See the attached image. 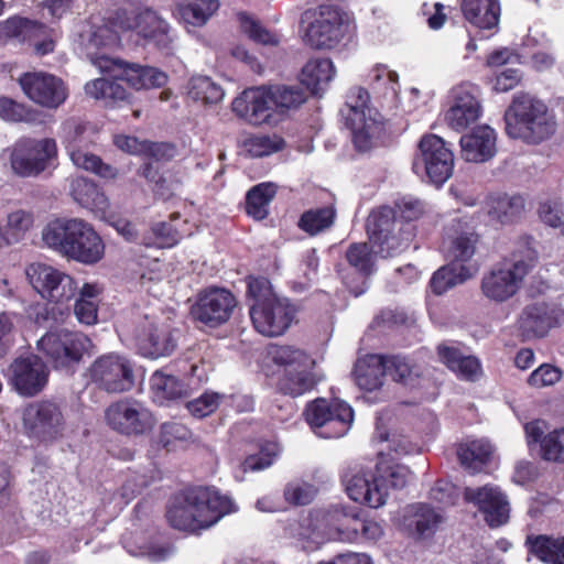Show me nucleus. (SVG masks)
<instances>
[{
    "mask_svg": "<svg viewBox=\"0 0 564 564\" xmlns=\"http://www.w3.org/2000/svg\"><path fill=\"white\" fill-rule=\"evenodd\" d=\"M542 457L552 462H564V429L555 430L541 440Z\"/></svg>",
    "mask_w": 564,
    "mask_h": 564,
    "instance_id": "obj_61",
    "label": "nucleus"
},
{
    "mask_svg": "<svg viewBox=\"0 0 564 564\" xmlns=\"http://www.w3.org/2000/svg\"><path fill=\"white\" fill-rule=\"evenodd\" d=\"M519 55L508 48L496 51V91H508L513 89L522 79V73L518 67Z\"/></svg>",
    "mask_w": 564,
    "mask_h": 564,
    "instance_id": "obj_37",
    "label": "nucleus"
},
{
    "mask_svg": "<svg viewBox=\"0 0 564 564\" xmlns=\"http://www.w3.org/2000/svg\"><path fill=\"white\" fill-rule=\"evenodd\" d=\"M529 551L545 564H564V535H536L527 539Z\"/></svg>",
    "mask_w": 564,
    "mask_h": 564,
    "instance_id": "obj_38",
    "label": "nucleus"
},
{
    "mask_svg": "<svg viewBox=\"0 0 564 564\" xmlns=\"http://www.w3.org/2000/svg\"><path fill=\"white\" fill-rule=\"evenodd\" d=\"M248 293L254 303L250 307V317L258 333L267 337L283 335L295 317V307L279 297L267 279H252L248 283Z\"/></svg>",
    "mask_w": 564,
    "mask_h": 564,
    "instance_id": "obj_5",
    "label": "nucleus"
},
{
    "mask_svg": "<svg viewBox=\"0 0 564 564\" xmlns=\"http://www.w3.org/2000/svg\"><path fill=\"white\" fill-rule=\"evenodd\" d=\"M47 247L83 264H95L105 254V243L94 227L79 218L56 219L42 232Z\"/></svg>",
    "mask_w": 564,
    "mask_h": 564,
    "instance_id": "obj_3",
    "label": "nucleus"
},
{
    "mask_svg": "<svg viewBox=\"0 0 564 564\" xmlns=\"http://www.w3.org/2000/svg\"><path fill=\"white\" fill-rule=\"evenodd\" d=\"M91 64L113 78H96L85 85L86 95L102 100L107 107H113L128 97L127 90L118 80L127 82L134 89L159 88L167 82V75L158 68L110 56H91Z\"/></svg>",
    "mask_w": 564,
    "mask_h": 564,
    "instance_id": "obj_1",
    "label": "nucleus"
},
{
    "mask_svg": "<svg viewBox=\"0 0 564 564\" xmlns=\"http://www.w3.org/2000/svg\"><path fill=\"white\" fill-rule=\"evenodd\" d=\"M273 361L284 367V375L279 380V389L292 397L301 395L314 386L311 369L314 360L303 350L292 346L278 347Z\"/></svg>",
    "mask_w": 564,
    "mask_h": 564,
    "instance_id": "obj_13",
    "label": "nucleus"
},
{
    "mask_svg": "<svg viewBox=\"0 0 564 564\" xmlns=\"http://www.w3.org/2000/svg\"><path fill=\"white\" fill-rule=\"evenodd\" d=\"M18 82L31 101L47 109L58 108L68 97V88L63 79L46 72L24 73Z\"/></svg>",
    "mask_w": 564,
    "mask_h": 564,
    "instance_id": "obj_19",
    "label": "nucleus"
},
{
    "mask_svg": "<svg viewBox=\"0 0 564 564\" xmlns=\"http://www.w3.org/2000/svg\"><path fill=\"white\" fill-rule=\"evenodd\" d=\"M346 259L364 275H369L375 271L376 256L367 242L351 243L346 250Z\"/></svg>",
    "mask_w": 564,
    "mask_h": 564,
    "instance_id": "obj_52",
    "label": "nucleus"
},
{
    "mask_svg": "<svg viewBox=\"0 0 564 564\" xmlns=\"http://www.w3.org/2000/svg\"><path fill=\"white\" fill-rule=\"evenodd\" d=\"M123 332L134 340L141 355L152 359L170 356L177 345L171 323L160 316L137 314Z\"/></svg>",
    "mask_w": 564,
    "mask_h": 564,
    "instance_id": "obj_7",
    "label": "nucleus"
},
{
    "mask_svg": "<svg viewBox=\"0 0 564 564\" xmlns=\"http://www.w3.org/2000/svg\"><path fill=\"white\" fill-rule=\"evenodd\" d=\"M37 346L55 368L69 370L89 350L91 340L82 333L58 329L42 336Z\"/></svg>",
    "mask_w": 564,
    "mask_h": 564,
    "instance_id": "obj_14",
    "label": "nucleus"
},
{
    "mask_svg": "<svg viewBox=\"0 0 564 564\" xmlns=\"http://www.w3.org/2000/svg\"><path fill=\"white\" fill-rule=\"evenodd\" d=\"M524 212V199L520 195H505L496 200V218L502 224L518 221Z\"/></svg>",
    "mask_w": 564,
    "mask_h": 564,
    "instance_id": "obj_55",
    "label": "nucleus"
},
{
    "mask_svg": "<svg viewBox=\"0 0 564 564\" xmlns=\"http://www.w3.org/2000/svg\"><path fill=\"white\" fill-rule=\"evenodd\" d=\"M153 398L159 403L181 399L187 395V386L178 378L155 371L150 379Z\"/></svg>",
    "mask_w": 564,
    "mask_h": 564,
    "instance_id": "obj_40",
    "label": "nucleus"
},
{
    "mask_svg": "<svg viewBox=\"0 0 564 564\" xmlns=\"http://www.w3.org/2000/svg\"><path fill=\"white\" fill-rule=\"evenodd\" d=\"M189 437V431L181 423H164L160 430L159 442L165 448L170 449L176 441H186Z\"/></svg>",
    "mask_w": 564,
    "mask_h": 564,
    "instance_id": "obj_64",
    "label": "nucleus"
},
{
    "mask_svg": "<svg viewBox=\"0 0 564 564\" xmlns=\"http://www.w3.org/2000/svg\"><path fill=\"white\" fill-rule=\"evenodd\" d=\"M453 169L454 154L445 141L435 134L422 137L413 171L416 174L425 173L431 183L442 185L451 177Z\"/></svg>",
    "mask_w": 564,
    "mask_h": 564,
    "instance_id": "obj_15",
    "label": "nucleus"
},
{
    "mask_svg": "<svg viewBox=\"0 0 564 564\" xmlns=\"http://www.w3.org/2000/svg\"><path fill=\"white\" fill-rule=\"evenodd\" d=\"M506 132L528 144H540L557 130L556 115L547 105L525 93L516 94L505 112Z\"/></svg>",
    "mask_w": 564,
    "mask_h": 564,
    "instance_id": "obj_4",
    "label": "nucleus"
},
{
    "mask_svg": "<svg viewBox=\"0 0 564 564\" xmlns=\"http://www.w3.org/2000/svg\"><path fill=\"white\" fill-rule=\"evenodd\" d=\"M376 468L380 481H382L383 485L389 482L390 486L395 489L403 488L406 485L411 474L406 466L400 464H391L390 462L383 459L376 464Z\"/></svg>",
    "mask_w": 564,
    "mask_h": 564,
    "instance_id": "obj_56",
    "label": "nucleus"
},
{
    "mask_svg": "<svg viewBox=\"0 0 564 564\" xmlns=\"http://www.w3.org/2000/svg\"><path fill=\"white\" fill-rule=\"evenodd\" d=\"M22 424L28 436L40 442L57 440L66 427L61 405L48 400L28 404L22 412Z\"/></svg>",
    "mask_w": 564,
    "mask_h": 564,
    "instance_id": "obj_16",
    "label": "nucleus"
},
{
    "mask_svg": "<svg viewBox=\"0 0 564 564\" xmlns=\"http://www.w3.org/2000/svg\"><path fill=\"white\" fill-rule=\"evenodd\" d=\"M124 18V11H117L113 17L101 20L100 24H93L90 30L82 35L86 54L91 62V56H107L95 50H112L120 44V20Z\"/></svg>",
    "mask_w": 564,
    "mask_h": 564,
    "instance_id": "obj_28",
    "label": "nucleus"
},
{
    "mask_svg": "<svg viewBox=\"0 0 564 564\" xmlns=\"http://www.w3.org/2000/svg\"><path fill=\"white\" fill-rule=\"evenodd\" d=\"M273 108L276 111L295 109L306 101L307 95L301 86H273Z\"/></svg>",
    "mask_w": 564,
    "mask_h": 564,
    "instance_id": "obj_50",
    "label": "nucleus"
},
{
    "mask_svg": "<svg viewBox=\"0 0 564 564\" xmlns=\"http://www.w3.org/2000/svg\"><path fill=\"white\" fill-rule=\"evenodd\" d=\"M43 29V25L30 20L22 18H11L4 22L2 26V33L7 37L25 41L26 39H30L32 34L36 33L37 31H42Z\"/></svg>",
    "mask_w": 564,
    "mask_h": 564,
    "instance_id": "obj_60",
    "label": "nucleus"
},
{
    "mask_svg": "<svg viewBox=\"0 0 564 564\" xmlns=\"http://www.w3.org/2000/svg\"><path fill=\"white\" fill-rule=\"evenodd\" d=\"M285 148V141L276 135H251L243 141V149L253 158L271 155Z\"/></svg>",
    "mask_w": 564,
    "mask_h": 564,
    "instance_id": "obj_51",
    "label": "nucleus"
},
{
    "mask_svg": "<svg viewBox=\"0 0 564 564\" xmlns=\"http://www.w3.org/2000/svg\"><path fill=\"white\" fill-rule=\"evenodd\" d=\"M561 317L562 312L556 306L536 302L525 306L519 318V328L528 339L544 337L560 325Z\"/></svg>",
    "mask_w": 564,
    "mask_h": 564,
    "instance_id": "obj_27",
    "label": "nucleus"
},
{
    "mask_svg": "<svg viewBox=\"0 0 564 564\" xmlns=\"http://www.w3.org/2000/svg\"><path fill=\"white\" fill-rule=\"evenodd\" d=\"M10 369L11 382L21 395L33 397L41 392L47 383V367L37 356L17 358Z\"/></svg>",
    "mask_w": 564,
    "mask_h": 564,
    "instance_id": "obj_25",
    "label": "nucleus"
},
{
    "mask_svg": "<svg viewBox=\"0 0 564 564\" xmlns=\"http://www.w3.org/2000/svg\"><path fill=\"white\" fill-rule=\"evenodd\" d=\"M491 444L485 440H474L460 443L457 457L460 465L470 473H478L489 462Z\"/></svg>",
    "mask_w": 564,
    "mask_h": 564,
    "instance_id": "obj_39",
    "label": "nucleus"
},
{
    "mask_svg": "<svg viewBox=\"0 0 564 564\" xmlns=\"http://www.w3.org/2000/svg\"><path fill=\"white\" fill-rule=\"evenodd\" d=\"M279 454V446L275 443H265L261 446L259 453L249 455L238 466L235 477L238 480H243V475L247 471H260L269 468Z\"/></svg>",
    "mask_w": 564,
    "mask_h": 564,
    "instance_id": "obj_46",
    "label": "nucleus"
},
{
    "mask_svg": "<svg viewBox=\"0 0 564 564\" xmlns=\"http://www.w3.org/2000/svg\"><path fill=\"white\" fill-rule=\"evenodd\" d=\"M87 126L78 120L70 119L63 124V137L67 150L70 148H84L88 139L86 137Z\"/></svg>",
    "mask_w": 564,
    "mask_h": 564,
    "instance_id": "obj_62",
    "label": "nucleus"
},
{
    "mask_svg": "<svg viewBox=\"0 0 564 564\" xmlns=\"http://www.w3.org/2000/svg\"><path fill=\"white\" fill-rule=\"evenodd\" d=\"M562 371L552 365L543 364L529 377V384L535 388L553 386L560 381Z\"/></svg>",
    "mask_w": 564,
    "mask_h": 564,
    "instance_id": "obj_63",
    "label": "nucleus"
},
{
    "mask_svg": "<svg viewBox=\"0 0 564 564\" xmlns=\"http://www.w3.org/2000/svg\"><path fill=\"white\" fill-rule=\"evenodd\" d=\"M187 96L194 102L216 105L223 100L225 90L210 77L196 75L187 83Z\"/></svg>",
    "mask_w": 564,
    "mask_h": 564,
    "instance_id": "obj_41",
    "label": "nucleus"
},
{
    "mask_svg": "<svg viewBox=\"0 0 564 564\" xmlns=\"http://www.w3.org/2000/svg\"><path fill=\"white\" fill-rule=\"evenodd\" d=\"M530 268L531 263L523 259L503 262L496 272V302H502L513 296Z\"/></svg>",
    "mask_w": 564,
    "mask_h": 564,
    "instance_id": "obj_30",
    "label": "nucleus"
},
{
    "mask_svg": "<svg viewBox=\"0 0 564 564\" xmlns=\"http://www.w3.org/2000/svg\"><path fill=\"white\" fill-rule=\"evenodd\" d=\"M70 195L82 207L105 215L110 203L104 191L93 181L78 176L70 182Z\"/></svg>",
    "mask_w": 564,
    "mask_h": 564,
    "instance_id": "obj_31",
    "label": "nucleus"
},
{
    "mask_svg": "<svg viewBox=\"0 0 564 564\" xmlns=\"http://www.w3.org/2000/svg\"><path fill=\"white\" fill-rule=\"evenodd\" d=\"M369 94L361 87H352L347 94L345 107L340 110L346 126L351 131L355 148L360 152L370 150L384 132L380 115L367 104Z\"/></svg>",
    "mask_w": 564,
    "mask_h": 564,
    "instance_id": "obj_6",
    "label": "nucleus"
},
{
    "mask_svg": "<svg viewBox=\"0 0 564 564\" xmlns=\"http://www.w3.org/2000/svg\"><path fill=\"white\" fill-rule=\"evenodd\" d=\"M33 223V214L28 210L17 209L9 213L4 225L8 246L10 247L20 242L32 228Z\"/></svg>",
    "mask_w": 564,
    "mask_h": 564,
    "instance_id": "obj_49",
    "label": "nucleus"
},
{
    "mask_svg": "<svg viewBox=\"0 0 564 564\" xmlns=\"http://www.w3.org/2000/svg\"><path fill=\"white\" fill-rule=\"evenodd\" d=\"M107 423L124 435H142L152 430V413L137 401H119L106 410Z\"/></svg>",
    "mask_w": 564,
    "mask_h": 564,
    "instance_id": "obj_23",
    "label": "nucleus"
},
{
    "mask_svg": "<svg viewBox=\"0 0 564 564\" xmlns=\"http://www.w3.org/2000/svg\"><path fill=\"white\" fill-rule=\"evenodd\" d=\"M451 98V106L444 112V121L451 129L462 132L481 117L482 107L475 85L464 83L455 86Z\"/></svg>",
    "mask_w": 564,
    "mask_h": 564,
    "instance_id": "obj_21",
    "label": "nucleus"
},
{
    "mask_svg": "<svg viewBox=\"0 0 564 564\" xmlns=\"http://www.w3.org/2000/svg\"><path fill=\"white\" fill-rule=\"evenodd\" d=\"M88 375L91 382L110 393L128 391L134 384L132 364L115 352L98 357L90 365Z\"/></svg>",
    "mask_w": 564,
    "mask_h": 564,
    "instance_id": "obj_17",
    "label": "nucleus"
},
{
    "mask_svg": "<svg viewBox=\"0 0 564 564\" xmlns=\"http://www.w3.org/2000/svg\"><path fill=\"white\" fill-rule=\"evenodd\" d=\"M415 528L420 536H430L435 533L443 521V516L429 507L420 503L414 507Z\"/></svg>",
    "mask_w": 564,
    "mask_h": 564,
    "instance_id": "obj_57",
    "label": "nucleus"
},
{
    "mask_svg": "<svg viewBox=\"0 0 564 564\" xmlns=\"http://www.w3.org/2000/svg\"><path fill=\"white\" fill-rule=\"evenodd\" d=\"M36 110L9 97H0V118L8 122L31 123L36 120Z\"/></svg>",
    "mask_w": 564,
    "mask_h": 564,
    "instance_id": "obj_54",
    "label": "nucleus"
},
{
    "mask_svg": "<svg viewBox=\"0 0 564 564\" xmlns=\"http://www.w3.org/2000/svg\"><path fill=\"white\" fill-rule=\"evenodd\" d=\"M478 271V265H466L463 263L445 264L434 272L431 279V289L433 293L442 295L471 279Z\"/></svg>",
    "mask_w": 564,
    "mask_h": 564,
    "instance_id": "obj_33",
    "label": "nucleus"
},
{
    "mask_svg": "<svg viewBox=\"0 0 564 564\" xmlns=\"http://www.w3.org/2000/svg\"><path fill=\"white\" fill-rule=\"evenodd\" d=\"M316 492V488L311 484L292 481L286 484L283 495L286 502L292 506H306L314 500Z\"/></svg>",
    "mask_w": 564,
    "mask_h": 564,
    "instance_id": "obj_58",
    "label": "nucleus"
},
{
    "mask_svg": "<svg viewBox=\"0 0 564 564\" xmlns=\"http://www.w3.org/2000/svg\"><path fill=\"white\" fill-rule=\"evenodd\" d=\"M437 352L442 362L458 377L474 381L480 376V364L475 357L464 356L458 349L442 345L438 346Z\"/></svg>",
    "mask_w": 564,
    "mask_h": 564,
    "instance_id": "obj_36",
    "label": "nucleus"
},
{
    "mask_svg": "<svg viewBox=\"0 0 564 564\" xmlns=\"http://www.w3.org/2000/svg\"><path fill=\"white\" fill-rule=\"evenodd\" d=\"M14 175L35 177L55 164L57 144L52 138H20L2 153Z\"/></svg>",
    "mask_w": 564,
    "mask_h": 564,
    "instance_id": "obj_8",
    "label": "nucleus"
},
{
    "mask_svg": "<svg viewBox=\"0 0 564 564\" xmlns=\"http://www.w3.org/2000/svg\"><path fill=\"white\" fill-rule=\"evenodd\" d=\"M335 76V67L328 58H315L308 61L301 74V83L314 95L325 89Z\"/></svg>",
    "mask_w": 564,
    "mask_h": 564,
    "instance_id": "obj_35",
    "label": "nucleus"
},
{
    "mask_svg": "<svg viewBox=\"0 0 564 564\" xmlns=\"http://www.w3.org/2000/svg\"><path fill=\"white\" fill-rule=\"evenodd\" d=\"M24 273L32 289L50 303H66L77 293L76 280L47 263L32 262L25 267Z\"/></svg>",
    "mask_w": 564,
    "mask_h": 564,
    "instance_id": "obj_10",
    "label": "nucleus"
},
{
    "mask_svg": "<svg viewBox=\"0 0 564 564\" xmlns=\"http://www.w3.org/2000/svg\"><path fill=\"white\" fill-rule=\"evenodd\" d=\"M223 398V394L206 391L198 398L188 401L186 408L193 416L202 419L214 413L218 409Z\"/></svg>",
    "mask_w": 564,
    "mask_h": 564,
    "instance_id": "obj_59",
    "label": "nucleus"
},
{
    "mask_svg": "<svg viewBox=\"0 0 564 564\" xmlns=\"http://www.w3.org/2000/svg\"><path fill=\"white\" fill-rule=\"evenodd\" d=\"M276 194V185L271 182L251 187L246 195V213L256 220L269 215V205Z\"/></svg>",
    "mask_w": 564,
    "mask_h": 564,
    "instance_id": "obj_42",
    "label": "nucleus"
},
{
    "mask_svg": "<svg viewBox=\"0 0 564 564\" xmlns=\"http://www.w3.org/2000/svg\"><path fill=\"white\" fill-rule=\"evenodd\" d=\"M354 376L358 387L366 391H373L383 384L386 376L384 357L380 355H366L355 365Z\"/></svg>",
    "mask_w": 564,
    "mask_h": 564,
    "instance_id": "obj_34",
    "label": "nucleus"
},
{
    "mask_svg": "<svg viewBox=\"0 0 564 564\" xmlns=\"http://www.w3.org/2000/svg\"><path fill=\"white\" fill-rule=\"evenodd\" d=\"M460 153L467 162H485L492 155L494 129L489 124L477 126L459 141Z\"/></svg>",
    "mask_w": 564,
    "mask_h": 564,
    "instance_id": "obj_29",
    "label": "nucleus"
},
{
    "mask_svg": "<svg viewBox=\"0 0 564 564\" xmlns=\"http://www.w3.org/2000/svg\"><path fill=\"white\" fill-rule=\"evenodd\" d=\"M306 421L323 438H338L347 434L354 421L349 404L339 400L317 399L306 409Z\"/></svg>",
    "mask_w": 564,
    "mask_h": 564,
    "instance_id": "obj_12",
    "label": "nucleus"
},
{
    "mask_svg": "<svg viewBox=\"0 0 564 564\" xmlns=\"http://www.w3.org/2000/svg\"><path fill=\"white\" fill-rule=\"evenodd\" d=\"M335 218L336 209L333 205L311 208L301 215L297 226L310 236H315L329 229Z\"/></svg>",
    "mask_w": 564,
    "mask_h": 564,
    "instance_id": "obj_44",
    "label": "nucleus"
},
{
    "mask_svg": "<svg viewBox=\"0 0 564 564\" xmlns=\"http://www.w3.org/2000/svg\"><path fill=\"white\" fill-rule=\"evenodd\" d=\"M464 498L473 503L484 514L487 524L494 528V487L490 485L477 488L466 487Z\"/></svg>",
    "mask_w": 564,
    "mask_h": 564,
    "instance_id": "obj_48",
    "label": "nucleus"
},
{
    "mask_svg": "<svg viewBox=\"0 0 564 564\" xmlns=\"http://www.w3.org/2000/svg\"><path fill=\"white\" fill-rule=\"evenodd\" d=\"M478 242L477 234H460L449 241L446 247V257L451 263L466 262L475 254Z\"/></svg>",
    "mask_w": 564,
    "mask_h": 564,
    "instance_id": "obj_47",
    "label": "nucleus"
},
{
    "mask_svg": "<svg viewBox=\"0 0 564 564\" xmlns=\"http://www.w3.org/2000/svg\"><path fill=\"white\" fill-rule=\"evenodd\" d=\"M462 11L467 21L482 30L494 26V0H463Z\"/></svg>",
    "mask_w": 564,
    "mask_h": 564,
    "instance_id": "obj_45",
    "label": "nucleus"
},
{
    "mask_svg": "<svg viewBox=\"0 0 564 564\" xmlns=\"http://www.w3.org/2000/svg\"><path fill=\"white\" fill-rule=\"evenodd\" d=\"M231 107L238 117L251 124L267 122L274 110L271 88L264 86L248 88L234 99Z\"/></svg>",
    "mask_w": 564,
    "mask_h": 564,
    "instance_id": "obj_26",
    "label": "nucleus"
},
{
    "mask_svg": "<svg viewBox=\"0 0 564 564\" xmlns=\"http://www.w3.org/2000/svg\"><path fill=\"white\" fill-rule=\"evenodd\" d=\"M351 520L344 508L334 506L312 510L305 521H307L313 532L321 535L343 542H356L358 540V528L348 525Z\"/></svg>",
    "mask_w": 564,
    "mask_h": 564,
    "instance_id": "obj_24",
    "label": "nucleus"
},
{
    "mask_svg": "<svg viewBox=\"0 0 564 564\" xmlns=\"http://www.w3.org/2000/svg\"><path fill=\"white\" fill-rule=\"evenodd\" d=\"M341 481L349 498L370 508H380L387 502L388 487L380 481L370 466L360 462L349 463L343 470Z\"/></svg>",
    "mask_w": 564,
    "mask_h": 564,
    "instance_id": "obj_11",
    "label": "nucleus"
},
{
    "mask_svg": "<svg viewBox=\"0 0 564 564\" xmlns=\"http://www.w3.org/2000/svg\"><path fill=\"white\" fill-rule=\"evenodd\" d=\"M366 229L370 241L382 257H394L410 246L413 237L412 226L399 221L395 212L382 206L370 213Z\"/></svg>",
    "mask_w": 564,
    "mask_h": 564,
    "instance_id": "obj_9",
    "label": "nucleus"
},
{
    "mask_svg": "<svg viewBox=\"0 0 564 564\" xmlns=\"http://www.w3.org/2000/svg\"><path fill=\"white\" fill-rule=\"evenodd\" d=\"M347 25L343 13L333 6H321L305 32V42L313 48L329 50L343 40Z\"/></svg>",
    "mask_w": 564,
    "mask_h": 564,
    "instance_id": "obj_20",
    "label": "nucleus"
},
{
    "mask_svg": "<svg viewBox=\"0 0 564 564\" xmlns=\"http://www.w3.org/2000/svg\"><path fill=\"white\" fill-rule=\"evenodd\" d=\"M218 0H178L173 15L186 25L200 28L218 10Z\"/></svg>",
    "mask_w": 564,
    "mask_h": 564,
    "instance_id": "obj_32",
    "label": "nucleus"
},
{
    "mask_svg": "<svg viewBox=\"0 0 564 564\" xmlns=\"http://www.w3.org/2000/svg\"><path fill=\"white\" fill-rule=\"evenodd\" d=\"M237 306L236 296L225 288H208L200 291L192 307L193 318L215 328L226 324Z\"/></svg>",
    "mask_w": 564,
    "mask_h": 564,
    "instance_id": "obj_18",
    "label": "nucleus"
},
{
    "mask_svg": "<svg viewBox=\"0 0 564 564\" xmlns=\"http://www.w3.org/2000/svg\"><path fill=\"white\" fill-rule=\"evenodd\" d=\"M120 28L135 31L147 44H152L160 51L169 52L172 47L171 25L154 10L145 9L131 17L124 12V18L120 20Z\"/></svg>",
    "mask_w": 564,
    "mask_h": 564,
    "instance_id": "obj_22",
    "label": "nucleus"
},
{
    "mask_svg": "<svg viewBox=\"0 0 564 564\" xmlns=\"http://www.w3.org/2000/svg\"><path fill=\"white\" fill-rule=\"evenodd\" d=\"M235 511L237 506L231 497L213 487H195L171 498L166 519L177 530L196 532Z\"/></svg>",
    "mask_w": 564,
    "mask_h": 564,
    "instance_id": "obj_2",
    "label": "nucleus"
},
{
    "mask_svg": "<svg viewBox=\"0 0 564 564\" xmlns=\"http://www.w3.org/2000/svg\"><path fill=\"white\" fill-rule=\"evenodd\" d=\"M68 154L73 164L78 169L105 180H113L118 176V170L115 166L105 163L98 155L84 148H70Z\"/></svg>",
    "mask_w": 564,
    "mask_h": 564,
    "instance_id": "obj_43",
    "label": "nucleus"
},
{
    "mask_svg": "<svg viewBox=\"0 0 564 564\" xmlns=\"http://www.w3.org/2000/svg\"><path fill=\"white\" fill-rule=\"evenodd\" d=\"M240 28L245 34L253 42L262 45H278L279 37L276 34L267 30L258 20L253 19L245 12L238 14Z\"/></svg>",
    "mask_w": 564,
    "mask_h": 564,
    "instance_id": "obj_53",
    "label": "nucleus"
}]
</instances>
